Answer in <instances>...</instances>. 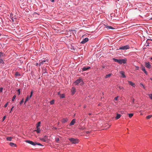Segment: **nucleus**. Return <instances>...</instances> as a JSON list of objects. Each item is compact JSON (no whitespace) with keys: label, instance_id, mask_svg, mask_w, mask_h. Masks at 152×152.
Masks as SVG:
<instances>
[{"label":"nucleus","instance_id":"obj_1","mask_svg":"<svg viewBox=\"0 0 152 152\" xmlns=\"http://www.w3.org/2000/svg\"><path fill=\"white\" fill-rule=\"evenodd\" d=\"M113 60L115 62H117L119 63V64H122L123 63L125 64L126 63V58L124 59H117L115 58H113Z\"/></svg>","mask_w":152,"mask_h":152},{"label":"nucleus","instance_id":"obj_2","mask_svg":"<svg viewBox=\"0 0 152 152\" xmlns=\"http://www.w3.org/2000/svg\"><path fill=\"white\" fill-rule=\"evenodd\" d=\"M25 142H26L33 146H35L36 145H38L43 146L39 142L37 143L36 142H34L32 141L29 140H26L25 141Z\"/></svg>","mask_w":152,"mask_h":152},{"label":"nucleus","instance_id":"obj_3","mask_svg":"<svg viewBox=\"0 0 152 152\" xmlns=\"http://www.w3.org/2000/svg\"><path fill=\"white\" fill-rule=\"evenodd\" d=\"M130 48V47L129 45H122L119 48L118 50H126L127 49H129Z\"/></svg>","mask_w":152,"mask_h":152},{"label":"nucleus","instance_id":"obj_4","mask_svg":"<svg viewBox=\"0 0 152 152\" xmlns=\"http://www.w3.org/2000/svg\"><path fill=\"white\" fill-rule=\"evenodd\" d=\"M69 141L72 144H77L79 142V140L77 138H73L68 139Z\"/></svg>","mask_w":152,"mask_h":152},{"label":"nucleus","instance_id":"obj_5","mask_svg":"<svg viewBox=\"0 0 152 152\" xmlns=\"http://www.w3.org/2000/svg\"><path fill=\"white\" fill-rule=\"evenodd\" d=\"M74 83H75V84L76 85H78V84L80 83V85L81 86H83L84 84L83 80L80 78L77 79V80H76L75 82Z\"/></svg>","mask_w":152,"mask_h":152},{"label":"nucleus","instance_id":"obj_6","mask_svg":"<svg viewBox=\"0 0 152 152\" xmlns=\"http://www.w3.org/2000/svg\"><path fill=\"white\" fill-rule=\"evenodd\" d=\"M33 93V91H31V93H30V96H28L27 97L25 101V103L27 102V101L29 100V99H30L31 98V97L32 96Z\"/></svg>","mask_w":152,"mask_h":152},{"label":"nucleus","instance_id":"obj_7","mask_svg":"<svg viewBox=\"0 0 152 152\" xmlns=\"http://www.w3.org/2000/svg\"><path fill=\"white\" fill-rule=\"evenodd\" d=\"M88 41V38H86L83 39V40L81 42V43L82 44H84L86 43V42Z\"/></svg>","mask_w":152,"mask_h":152},{"label":"nucleus","instance_id":"obj_8","mask_svg":"<svg viewBox=\"0 0 152 152\" xmlns=\"http://www.w3.org/2000/svg\"><path fill=\"white\" fill-rule=\"evenodd\" d=\"M46 62H47L48 63V60H43V61H42V60L40 61V63H39V66H41V65L42 64H43L44 63H45Z\"/></svg>","mask_w":152,"mask_h":152},{"label":"nucleus","instance_id":"obj_9","mask_svg":"<svg viewBox=\"0 0 152 152\" xmlns=\"http://www.w3.org/2000/svg\"><path fill=\"white\" fill-rule=\"evenodd\" d=\"M145 66L148 69H150L151 68V65L149 62H145Z\"/></svg>","mask_w":152,"mask_h":152},{"label":"nucleus","instance_id":"obj_10","mask_svg":"<svg viewBox=\"0 0 152 152\" xmlns=\"http://www.w3.org/2000/svg\"><path fill=\"white\" fill-rule=\"evenodd\" d=\"M104 26L105 27V28H108V29H115L113 27L111 26H107V25H105V24H104Z\"/></svg>","mask_w":152,"mask_h":152},{"label":"nucleus","instance_id":"obj_11","mask_svg":"<svg viewBox=\"0 0 152 152\" xmlns=\"http://www.w3.org/2000/svg\"><path fill=\"white\" fill-rule=\"evenodd\" d=\"M120 74L121 75V77L123 78H125L126 76L124 75V72L123 71H121L120 72Z\"/></svg>","mask_w":152,"mask_h":152},{"label":"nucleus","instance_id":"obj_12","mask_svg":"<svg viewBox=\"0 0 152 152\" xmlns=\"http://www.w3.org/2000/svg\"><path fill=\"white\" fill-rule=\"evenodd\" d=\"M71 92L72 94H74L76 92V88L74 87H72L71 89Z\"/></svg>","mask_w":152,"mask_h":152},{"label":"nucleus","instance_id":"obj_13","mask_svg":"<svg viewBox=\"0 0 152 152\" xmlns=\"http://www.w3.org/2000/svg\"><path fill=\"white\" fill-rule=\"evenodd\" d=\"M68 119L67 118H64L62 119H61V122H62L63 123H65L67 121Z\"/></svg>","mask_w":152,"mask_h":152},{"label":"nucleus","instance_id":"obj_14","mask_svg":"<svg viewBox=\"0 0 152 152\" xmlns=\"http://www.w3.org/2000/svg\"><path fill=\"white\" fill-rule=\"evenodd\" d=\"M141 69L142 70L143 72H144L145 73V75H148V73L146 71L145 69V67L144 66H142L141 68Z\"/></svg>","mask_w":152,"mask_h":152},{"label":"nucleus","instance_id":"obj_15","mask_svg":"<svg viewBox=\"0 0 152 152\" xmlns=\"http://www.w3.org/2000/svg\"><path fill=\"white\" fill-rule=\"evenodd\" d=\"M149 40H151V41H152V39H148L147 40V41H146V45H145L146 46H149Z\"/></svg>","mask_w":152,"mask_h":152},{"label":"nucleus","instance_id":"obj_16","mask_svg":"<svg viewBox=\"0 0 152 152\" xmlns=\"http://www.w3.org/2000/svg\"><path fill=\"white\" fill-rule=\"evenodd\" d=\"M90 68V67L88 66V67H84L83 68H82V70L83 71H86L88 69Z\"/></svg>","mask_w":152,"mask_h":152},{"label":"nucleus","instance_id":"obj_17","mask_svg":"<svg viewBox=\"0 0 152 152\" xmlns=\"http://www.w3.org/2000/svg\"><path fill=\"white\" fill-rule=\"evenodd\" d=\"M75 119H73L72 121L70 123V125L71 126L74 125V124L75 123Z\"/></svg>","mask_w":152,"mask_h":152},{"label":"nucleus","instance_id":"obj_18","mask_svg":"<svg viewBox=\"0 0 152 152\" xmlns=\"http://www.w3.org/2000/svg\"><path fill=\"white\" fill-rule=\"evenodd\" d=\"M71 49L74 51H77V49L75 47H74V46H72L71 48Z\"/></svg>","mask_w":152,"mask_h":152},{"label":"nucleus","instance_id":"obj_19","mask_svg":"<svg viewBox=\"0 0 152 152\" xmlns=\"http://www.w3.org/2000/svg\"><path fill=\"white\" fill-rule=\"evenodd\" d=\"M10 145L11 147H16V145L13 142H10Z\"/></svg>","mask_w":152,"mask_h":152},{"label":"nucleus","instance_id":"obj_20","mask_svg":"<svg viewBox=\"0 0 152 152\" xmlns=\"http://www.w3.org/2000/svg\"><path fill=\"white\" fill-rule=\"evenodd\" d=\"M128 82H129V84L130 85L132 86L133 87H134V83H133L132 82L130 81H129Z\"/></svg>","mask_w":152,"mask_h":152},{"label":"nucleus","instance_id":"obj_21","mask_svg":"<svg viewBox=\"0 0 152 152\" xmlns=\"http://www.w3.org/2000/svg\"><path fill=\"white\" fill-rule=\"evenodd\" d=\"M120 117H121V115L120 114H117V115H116V119H119Z\"/></svg>","mask_w":152,"mask_h":152},{"label":"nucleus","instance_id":"obj_22","mask_svg":"<svg viewBox=\"0 0 152 152\" xmlns=\"http://www.w3.org/2000/svg\"><path fill=\"white\" fill-rule=\"evenodd\" d=\"M2 58H0V64H3L4 62V61L3 59H2Z\"/></svg>","mask_w":152,"mask_h":152},{"label":"nucleus","instance_id":"obj_23","mask_svg":"<svg viewBox=\"0 0 152 152\" xmlns=\"http://www.w3.org/2000/svg\"><path fill=\"white\" fill-rule=\"evenodd\" d=\"M7 140L8 141H11L12 140V138L11 137H8L6 138Z\"/></svg>","mask_w":152,"mask_h":152},{"label":"nucleus","instance_id":"obj_24","mask_svg":"<svg viewBox=\"0 0 152 152\" xmlns=\"http://www.w3.org/2000/svg\"><path fill=\"white\" fill-rule=\"evenodd\" d=\"M40 122H38L37 125V128H39V127L40 126Z\"/></svg>","mask_w":152,"mask_h":152},{"label":"nucleus","instance_id":"obj_25","mask_svg":"<svg viewBox=\"0 0 152 152\" xmlns=\"http://www.w3.org/2000/svg\"><path fill=\"white\" fill-rule=\"evenodd\" d=\"M112 75V74L111 73H110L109 74H107V75H106V76H105V78H107L111 76V75Z\"/></svg>","mask_w":152,"mask_h":152},{"label":"nucleus","instance_id":"obj_26","mask_svg":"<svg viewBox=\"0 0 152 152\" xmlns=\"http://www.w3.org/2000/svg\"><path fill=\"white\" fill-rule=\"evenodd\" d=\"M65 98V95L64 94H62L60 95V98Z\"/></svg>","mask_w":152,"mask_h":152},{"label":"nucleus","instance_id":"obj_27","mask_svg":"<svg viewBox=\"0 0 152 152\" xmlns=\"http://www.w3.org/2000/svg\"><path fill=\"white\" fill-rule=\"evenodd\" d=\"M133 115V113H130L129 114V117L130 118H131Z\"/></svg>","mask_w":152,"mask_h":152},{"label":"nucleus","instance_id":"obj_28","mask_svg":"<svg viewBox=\"0 0 152 152\" xmlns=\"http://www.w3.org/2000/svg\"><path fill=\"white\" fill-rule=\"evenodd\" d=\"M15 75L16 77H19L20 75L18 72H17L15 73Z\"/></svg>","mask_w":152,"mask_h":152},{"label":"nucleus","instance_id":"obj_29","mask_svg":"<svg viewBox=\"0 0 152 152\" xmlns=\"http://www.w3.org/2000/svg\"><path fill=\"white\" fill-rule=\"evenodd\" d=\"M152 116V115H148V116H147V117H146V119H149L150 118H151Z\"/></svg>","mask_w":152,"mask_h":152},{"label":"nucleus","instance_id":"obj_30","mask_svg":"<svg viewBox=\"0 0 152 152\" xmlns=\"http://www.w3.org/2000/svg\"><path fill=\"white\" fill-rule=\"evenodd\" d=\"M4 56V53L2 52H0V57H1V56Z\"/></svg>","mask_w":152,"mask_h":152},{"label":"nucleus","instance_id":"obj_31","mask_svg":"<svg viewBox=\"0 0 152 152\" xmlns=\"http://www.w3.org/2000/svg\"><path fill=\"white\" fill-rule=\"evenodd\" d=\"M15 98H16V96L15 95L13 96V98H12V102H13L14 101L15 99Z\"/></svg>","mask_w":152,"mask_h":152},{"label":"nucleus","instance_id":"obj_32","mask_svg":"<svg viewBox=\"0 0 152 152\" xmlns=\"http://www.w3.org/2000/svg\"><path fill=\"white\" fill-rule=\"evenodd\" d=\"M36 131L37 132V133H39V132H40V130H39V128H37V130H36Z\"/></svg>","mask_w":152,"mask_h":152},{"label":"nucleus","instance_id":"obj_33","mask_svg":"<svg viewBox=\"0 0 152 152\" xmlns=\"http://www.w3.org/2000/svg\"><path fill=\"white\" fill-rule=\"evenodd\" d=\"M54 100H52L50 102V104H54Z\"/></svg>","mask_w":152,"mask_h":152},{"label":"nucleus","instance_id":"obj_34","mask_svg":"<svg viewBox=\"0 0 152 152\" xmlns=\"http://www.w3.org/2000/svg\"><path fill=\"white\" fill-rule=\"evenodd\" d=\"M59 139L58 138H56V141L58 143V141H59Z\"/></svg>","mask_w":152,"mask_h":152},{"label":"nucleus","instance_id":"obj_35","mask_svg":"<svg viewBox=\"0 0 152 152\" xmlns=\"http://www.w3.org/2000/svg\"><path fill=\"white\" fill-rule=\"evenodd\" d=\"M23 102V99H22V100L21 101V102H20V104H21Z\"/></svg>","mask_w":152,"mask_h":152},{"label":"nucleus","instance_id":"obj_36","mask_svg":"<svg viewBox=\"0 0 152 152\" xmlns=\"http://www.w3.org/2000/svg\"><path fill=\"white\" fill-rule=\"evenodd\" d=\"M149 97L151 99H152V94H150L149 95Z\"/></svg>","mask_w":152,"mask_h":152},{"label":"nucleus","instance_id":"obj_37","mask_svg":"<svg viewBox=\"0 0 152 152\" xmlns=\"http://www.w3.org/2000/svg\"><path fill=\"white\" fill-rule=\"evenodd\" d=\"M140 85L142 87H143V88H145L144 86L143 85V84H142V83H140Z\"/></svg>","mask_w":152,"mask_h":152},{"label":"nucleus","instance_id":"obj_38","mask_svg":"<svg viewBox=\"0 0 152 152\" xmlns=\"http://www.w3.org/2000/svg\"><path fill=\"white\" fill-rule=\"evenodd\" d=\"M18 95H20V89H18Z\"/></svg>","mask_w":152,"mask_h":152},{"label":"nucleus","instance_id":"obj_39","mask_svg":"<svg viewBox=\"0 0 152 152\" xmlns=\"http://www.w3.org/2000/svg\"><path fill=\"white\" fill-rule=\"evenodd\" d=\"M7 105H8V102L6 103V104H4V107H6L7 106Z\"/></svg>","mask_w":152,"mask_h":152},{"label":"nucleus","instance_id":"obj_40","mask_svg":"<svg viewBox=\"0 0 152 152\" xmlns=\"http://www.w3.org/2000/svg\"><path fill=\"white\" fill-rule=\"evenodd\" d=\"M13 107H14V106H13V107H12V108H11V110H10V113H11V111L12 110V109H13Z\"/></svg>","mask_w":152,"mask_h":152},{"label":"nucleus","instance_id":"obj_41","mask_svg":"<svg viewBox=\"0 0 152 152\" xmlns=\"http://www.w3.org/2000/svg\"><path fill=\"white\" fill-rule=\"evenodd\" d=\"M118 98V96H117L116 97H115V98H114V100H116V101L117 100Z\"/></svg>","mask_w":152,"mask_h":152},{"label":"nucleus","instance_id":"obj_42","mask_svg":"<svg viewBox=\"0 0 152 152\" xmlns=\"http://www.w3.org/2000/svg\"><path fill=\"white\" fill-rule=\"evenodd\" d=\"M3 90V88H0V91L1 92H2V91Z\"/></svg>","mask_w":152,"mask_h":152},{"label":"nucleus","instance_id":"obj_43","mask_svg":"<svg viewBox=\"0 0 152 152\" xmlns=\"http://www.w3.org/2000/svg\"><path fill=\"white\" fill-rule=\"evenodd\" d=\"M5 118H6V116H4V117H3V121H4V120H5Z\"/></svg>","mask_w":152,"mask_h":152},{"label":"nucleus","instance_id":"obj_44","mask_svg":"<svg viewBox=\"0 0 152 152\" xmlns=\"http://www.w3.org/2000/svg\"><path fill=\"white\" fill-rule=\"evenodd\" d=\"M118 88H119V89H121L122 88H123V87L121 86H119Z\"/></svg>","mask_w":152,"mask_h":152},{"label":"nucleus","instance_id":"obj_45","mask_svg":"<svg viewBox=\"0 0 152 152\" xmlns=\"http://www.w3.org/2000/svg\"><path fill=\"white\" fill-rule=\"evenodd\" d=\"M41 140H42L44 142H45V140L44 139H42Z\"/></svg>","mask_w":152,"mask_h":152},{"label":"nucleus","instance_id":"obj_46","mask_svg":"<svg viewBox=\"0 0 152 152\" xmlns=\"http://www.w3.org/2000/svg\"><path fill=\"white\" fill-rule=\"evenodd\" d=\"M51 1V2H54V0H50Z\"/></svg>","mask_w":152,"mask_h":152},{"label":"nucleus","instance_id":"obj_47","mask_svg":"<svg viewBox=\"0 0 152 152\" xmlns=\"http://www.w3.org/2000/svg\"><path fill=\"white\" fill-rule=\"evenodd\" d=\"M58 95H60V94H60V92H59H59H58Z\"/></svg>","mask_w":152,"mask_h":152},{"label":"nucleus","instance_id":"obj_48","mask_svg":"<svg viewBox=\"0 0 152 152\" xmlns=\"http://www.w3.org/2000/svg\"><path fill=\"white\" fill-rule=\"evenodd\" d=\"M89 132V131L86 132V133H87V134H88Z\"/></svg>","mask_w":152,"mask_h":152},{"label":"nucleus","instance_id":"obj_49","mask_svg":"<svg viewBox=\"0 0 152 152\" xmlns=\"http://www.w3.org/2000/svg\"><path fill=\"white\" fill-rule=\"evenodd\" d=\"M132 102H134V99H133V100H132Z\"/></svg>","mask_w":152,"mask_h":152},{"label":"nucleus","instance_id":"obj_50","mask_svg":"<svg viewBox=\"0 0 152 152\" xmlns=\"http://www.w3.org/2000/svg\"><path fill=\"white\" fill-rule=\"evenodd\" d=\"M104 68V66H102V68L103 69Z\"/></svg>","mask_w":152,"mask_h":152},{"label":"nucleus","instance_id":"obj_51","mask_svg":"<svg viewBox=\"0 0 152 152\" xmlns=\"http://www.w3.org/2000/svg\"><path fill=\"white\" fill-rule=\"evenodd\" d=\"M39 65V64H38V63H37L36 64V66H38Z\"/></svg>","mask_w":152,"mask_h":152},{"label":"nucleus","instance_id":"obj_52","mask_svg":"<svg viewBox=\"0 0 152 152\" xmlns=\"http://www.w3.org/2000/svg\"><path fill=\"white\" fill-rule=\"evenodd\" d=\"M92 114L91 113H89V114H88V115H91Z\"/></svg>","mask_w":152,"mask_h":152},{"label":"nucleus","instance_id":"obj_53","mask_svg":"<svg viewBox=\"0 0 152 152\" xmlns=\"http://www.w3.org/2000/svg\"><path fill=\"white\" fill-rule=\"evenodd\" d=\"M150 79H151V80L152 81V78H150Z\"/></svg>","mask_w":152,"mask_h":152},{"label":"nucleus","instance_id":"obj_54","mask_svg":"<svg viewBox=\"0 0 152 152\" xmlns=\"http://www.w3.org/2000/svg\"><path fill=\"white\" fill-rule=\"evenodd\" d=\"M151 20H152V18H151Z\"/></svg>","mask_w":152,"mask_h":152},{"label":"nucleus","instance_id":"obj_55","mask_svg":"<svg viewBox=\"0 0 152 152\" xmlns=\"http://www.w3.org/2000/svg\"><path fill=\"white\" fill-rule=\"evenodd\" d=\"M151 59L152 60V58H151Z\"/></svg>","mask_w":152,"mask_h":152},{"label":"nucleus","instance_id":"obj_56","mask_svg":"<svg viewBox=\"0 0 152 152\" xmlns=\"http://www.w3.org/2000/svg\"><path fill=\"white\" fill-rule=\"evenodd\" d=\"M84 108H85V106H84Z\"/></svg>","mask_w":152,"mask_h":152},{"label":"nucleus","instance_id":"obj_57","mask_svg":"<svg viewBox=\"0 0 152 152\" xmlns=\"http://www.w3.org/2000/svg\"><path fill=\"white\" fill-rule=\"evenodd\" d=\"M1 36V35H0V36Z\"/></svg>","mask_w":152,"mask_h":152}]
</instances>
